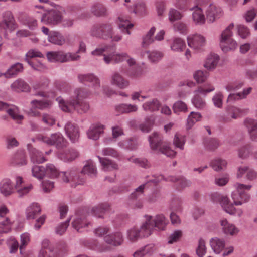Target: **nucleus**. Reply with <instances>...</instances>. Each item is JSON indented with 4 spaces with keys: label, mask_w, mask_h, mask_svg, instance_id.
Here are the masks:
<instances>
[{
    "label": "nucleus",
    "mask_w": 257,
    "mask_h": 257,
    "mask_svg": "<svg viewBox=\"0 0 257 257\" xmlns=\"http://www.w3.org/2000/svg\"><path fill=\"white\" fill-rule=\"evenodd\" d=\"M91 55L103 56V59L107 64L110 63H118L126 60L127 63L130 67H136V60L128 55L126 53H116L115 48L110 46H105L103 47H98L92 51Z\"/></svg>",
    "instance_id": "f257e3e1"
},
{
    "label": "nucleus",
    "mask_w": 257,
    "mask_h": 257,
    "mask_svg": "<svg viewBox=\"0 0 257 257\" xmlns=\"http://www.w3.org/2000/svg\"><path fill=\"white\" fill-rule=\"evenodd\" d=\"M61 109L65 112H70L74 110L79 113L87 112L89 109V105L86 101H82L75 98H70L69 100L65 101L59 97L56 99Z\"/></svg>",
    "instance_id": "f03ea898"
},
{
    "label": "nucleus",
    "mask_w": 257,
    "mask_h": 257,
    "mask_svg": "<svg viewBox=\"0 0 257 257\" xmlns=\"http://www.w3.org/2000/svg\"><path fill=\"white\" fill-rule=\"evenodd\" d=\"M147 221H145L140 228L134 226L126 231V238L131 242L135 243L140 238L148 237L151 235V227L149 225L150 217H147Z\"/></svg>",
    "instance_id": "7ed1b4c3"
},
{
    "label": "nucleus",
    "mask_w": 257,
    "mask_h": 257,
    "mask_svg": "<svg viewBox=\"0 0 257 257\" xmlns=\"http://www.w3.org/2000/svg\"><path fill=\"white\" fill-rule=\"evenodd\" d=\"M162 137L157 133H154L149 137V143L152 150L159 151L166 156L174 157L176 152L166 144L162 145Z\"/></svg>",
    "instance_id": "20e7f679"
},
{
    "label": "nucleus",
    "mask_w": 257,
    "mask_h": 257,
    "mask_svg": "<svg viewBox=\"0 0 257 257\" xmlns=\"http://www.w3.org/2000/svg\"><path fill=\"white\" fill-rule=\"evenodd\" d=\"M36 139L48 145L54 146L59 150L67 147L68 142L60 133L52 134L50 136L43 134L38 135Z\"/></svg>",
    "instance_id": "39448f33"
},
{
    "label": "nucleus",
    "mask_w": 257,
    "mask_h": 257,
    "mask_svg": "<svg viewBox=\"0 0 257 257\" xmlns=\"http://www.w3.org/2000/svg\"><path fill=\"white\" fill-rule=\"evenodd\" d=\"M234 187L236 190L232 193V199L234 204L236 205H240L247 202L250 199V195L247 191L251 189L252 185L236 183L234 184Z\"/></svg>",
    "instance_id": "423d86ee"
},
{
    "label": "nucleus",
    "mask_w": 257,
    "mask_h": 257,
    "mask_svg": "<svg viewBox=\"0 0 257 257\" xmlns=\"http://www.w3.org/2000/svg\"><path fill=\"white\" fill-rule=\"evenodd\" d=\"M46 169V176L51 178H57L60 175L63 181L68 182L70 180L75 181L77 177L76 170H72L67 172H63L60 173L56 167L52 164L48 163L45 167Z\"/></svg>",
    "instance_id": "0eeeda50"
},
{
    "label": "nucleus",
    "mask_w": 257,
    "mask_h": 257,
    "mask_svg": "<svg viewBox=\"0 0 257 257\" xmlns=\"http://www.w3.org/2000/svg\"><path fill=\"white\" fill-rule=\"evenodd\" d=\"M211 198L213 202L219 203L226 212L238 216L242 215L243 211L240 209H236L226 196L215 193L212 195Z\"/></svg>",
    "instance_id": "6e6552de"
},
{
    "label": "nucleus",
    "mask_w": 257,
    "mask_h": 257,
    "mask_svg": "<svg viewBox=\"0 0 257 257\" xmlns=\"http://www.w3.org/2000/svg\"><path fill=\"white\" fill-rule=\"evenodd\" d=\"M2 21L0 22V32H4L5 36L7 37L6 32H12L17 28V23L15 20L12 13L10 11H6L1 14Z\"/></svg>",
    "instance_id": "1a4fd4ad"
},
{
    "label": "nucleus",
    "mask_w": 257,
    "mask_h": 257,
    "mask_svg": "<svg viewBox=\"0 0 257 257\" xmlns=\"http://www.w3.org/2000/svg\"><path fill=\"white\" fill-rule=\"evenodd\" d=\"M78 79L81 83H90L92 93H94V94H99L100 82L97 76L92 73L81 74L78 75Z\"/></svg>",
    "instance_id": "9d476101"
},
{
    "label": "nucleus",
    "mask_w": 257,
    "mask_h": 257,
    "mask_svg": "<svg viewBox=\"0 0 257 257\" xmlns=\"http://www.w3.org/2000/svg\"><path fill=\"white\" fill-rule=\"evenodd\" d=\"M147 217L151 218L149 223V225L151 227V234L152 233L154 228L160 230H164L168 224V220L162 214L156 215L154 219H153L152 216L146 215L145 216V221H147Z\"/></svg>",
    "instance_id": "9b49d317"
},
{
    "label": "nucleus",
    "mask_w": 257,
    "mask_h": 257,
    "mask_svg": "<svg viewBox=\"0 0 257 257\" xmlns=\"http://www.w3.org/2000/svg\"><path fill=\"white\" fill-rule=\"evenodd\" d=\"M111 31V24H102L94 25L90 31L91 36L101 38L104 39H108Z\"/></svg>",
    "instance_id": "f8f14e48"
},
{
    "label": "nucleus",
    "mask_w": 257,
    "mask_h": 257,
    "mask_svg": "<svg viewBox=\"0 0 257 257\" xmlns=\"http://www.w3.org/2000/svg\"><path fill=\"white\" fill-rule=\"evenodd\" d=\"M72 226L77 232L87 231L92 227V224L88 221L84 216L78 213L72 220Z\"/></svg>",
    "instance_id": "ddd939ff"
},
{
    "label": "nucleus",
    "mask_w": 257,
    "mask_h": 257,
    "mask_svg": "<svg viewBox=\"0 0 257 257\" xmlns=\"http://www.w3.org/2000/svg\"><path fill=\"white\" fill-rule=\"evenodd\" d=\"M67 251V247L65 243L61 242L57 245L56 249L50 248L49 250H41L38 257H58L63 255Z\"/></svg>",
    "instance_id": "4468645a"
},
{
    "label": "nucleus",
    "mask_w": 257,
    "mask_h": 257,
    "mask_svg": "<svg viewBox=\"0 0 257 257\" xmlns=\"http://www.w3.org/2000/svg\"><path fill=\"white\" fill-rule=\"evenodd\" d=\"M226 114L220 117V121L224 122H229L232 119H236L245 110L241 109L233 106H228L225 108Z\"/></svg>",
    "instance_id": "2eb2a0df"
},
{
    "label": "nucleus",
    "mask_w": 257,
    "mask_h": 257,
    "mask_svg": "<svg viewBox=\"0 0 257 257\" xmlns=\"http://www.w3.org/2000/svg\"><path fill=\"white\" fill-rule=\"evenodd\" d=\"M24 183L22 177L18 176L15 178V188L18 196L20 197H23L28 195L33 189L32 184L24 185Z\"/></svg>",
    "instance_id": "dca6fc26"
},
{
    "label": "nucleus",
    "mask_w": 257,
    "mask_h": 257,
    "mask_svg": "<svg viewBox=\"0 0 257 257\" xmlns=\"http://www.w3.org/2000/svg\"><path fill=\"white\" fill-rule=\"evenodd\" d=\"M188 46L196 51L201 50L206 44L205 38L198 34L189 35L187 37Z\"/></svg>",
    "instance_id": "f3484780"
},
{
    "label": "nucleus",
    "mask_w": 257,
    "mask_h": 257,
    "mask_svg": "<svg viewBox=\"0 0 257 257\" xmlns=\"http://www.w3.org/2000/svg\"><path fill=\"white\" fill-rule=\"evenodd\" d=\"M0 111H6L17 123H20L24 119L23 116L19 114L17 107L9 105L2 101H0Z\"/></svg>",
    "instance_id": "a211bd4d"
},
{
    "label": "nucleus",
    "mask_w": 257,
    "mask_h": 257,
    "mask_svg": "<svg viewBox=\"0 0 257 257\" xmlns=\"http://www.w3.org/2000/svg\"><path fill=\"white\" fill-rule=\"evenodd\" d=\"M104 240L106 244L117 247L123 243L124 237L121 232L115 231L105 236Z\"/></svg>",
    "instance_id": "6ab92c4d"
},
{
    "label": "nucleus",
    "mask_w": 257,
    "mask_h": 257,
    "mask_svg": "<svg viewBox=\"0 0 257 257\" xmlns=\"http://www.w3.org/2000/svg\"><path fill=\"white\" fill-rule=\"evenodd\" d=\"M206 19L209 23H213L223 15L221 9L214 4L209 5L206 10Z\"/></svg>",
    "instance_id": "aec40b11"
},
{
    "label": "nucleus",
    "mask_w": 257,
    "mask_h": 257,
    "mask_svg": "<svg viewBox=\"0 0 257 257\" xmlns=\"http://www.w3.org/2000/svg\"><path fill=\"white\" fill-rule=\"evenodd\" d=\"M105 126L100 122L92 124L87 132L88 138L93 140H98L100 136L104 133Z\"/></svg>",
    "instance_id": "412c9836"
},
{
    "label": "nucleus",
    "mask_w": 257,
    "mask_h": 257,
    "mask_svg": "<svg viewBox=\"0 0 257 257\" xmlns=\"http://www.w3.org/2000/svg\"><path fill=\"white\" fill-rule=\"evenodd\" d=\"M61 20V16L59 11L52 10L44 14L41 18V21L47 24L55 25Z\"/></svg>",
    "instance_id": "4be33fe9"
},
{
    "label": "nucleus",
    "mask_w": 257,
    "mask_h": 257,
    "mask_svg": "<svg viewBox=\"0 0 257 257\" xmlns=\"http://www.w3.org/2000/svg\"><path fill=\"white\" fill-rule=\"evenodd\" d=\"M65 131L70 140L75 143L78 141L80 131L78 125L71 122H68L65 126Z\"/></svg>",
    "instance_id": "5701e85b"
},
{
    "label": "nucleus",
    "mask_w": 257,
    "mask_h": 257,
    "mask_svg": "<svg viewBox=\"0 0 257 257\" xmlns=\"http://www.w3.org/2000/svg\"><path fill=\"white\" fill-rule=\"evenodd\" d=\"M15 190V185L9 178H4L0 182V193L5 197L12 195Z\"/></svg>",
    "instance_id": "b1692460"
},
{
    "label": "nucleus",
    "mask_w": 257,
    "mask_h": 257,
    "mask_svg": "<svg viewBox=\"0 0 257 257\" xmlns=\"http://www.w3.org/2000/svg\"><path fill=\"white\" fill-rule=\"evenodd\" d=\"M220 223L222 232L227 236H236L239 231L234 224L229 222L225 218L221 219Z\"/></svg>",
    "instance_id": "393cba45"
},
{
    "label": "nucleus",
    "mask_w": 257,
    "mask_h": 257,
    "mask_svg": "<svg viewBox=\"0 0 257 257\" xmlns=\"http://www.w3.org/2000/svg\"><path fill=\"white\" fill-rule=\"evenodd\" d=\"M27 149L29 152L32 162L40 164L47 161L44 157L43 153L36 148H33L32 145L28 144L27 145Z\"/></svg>",
    "instance_id": "a878e982"
},
{
    "label": "nucleus",
    "mask_w": 257,
    "mask_h": 257,
    "mask_svg": "<svg viewBox=\"0 0 257 257\" xmlns=\"http://www.w3.org/2000/svg\"><path fill=\"white\" fill-rule=\"evenodd\" d=\"M110 83L120 89H124L129 85V81L118 72L112 75Z\"/></svg>",
    "instance_id": "bb28decb"
},
{
    "label": "nucleus",
    "mask_w": 257,
    "mask_h": 257,
    "mask_svg": "<svg viewBox=\"0 0 257 257\" xmlns=\"http://www.w3.org/2000/svg\"><path fill=\"white\" fill-rule=\"evenodd\" d=\"M110 209V205L107 203H101L92 208L89 213L98 218H103L105 213L109 211Z\"/></svg>",
    "instance_id": "cd10ccee"
},
{
    "label": "nucleus",
    "mask_w": 257,
    "mask_h": 257,
    "mask_svg": "<svg viewBox=\"0 0 257 257\" xmlns=\"http://www.w3.org/2000/svg\"><path fill=\"white\" fill-rule=\"evenodd\" d=\"M162 178V176H160L158 178L151 180L147 183L141 185L135 189L134 192H133L131 194L130 198L132 199L137 198L139 196H140V195L143 193L145 188L149 187L151 184H153L154 185H156Z\"/></svg>",
    "instance_id": "c85d7f7f"
},
{
    "label": "nucleus",
    "mask_w": 257,
    "mask_h": 257,
    "mask_svg": "<svg viewBox=\"0 0 257 257\" xmlns=\"http://www.w3.org/2000/svg\"><path fill=\"white\" fill-rule=\"evenodd\" d=\"M11 163L14 166H21L27 163L25 153L23 150H18L11 159Z\"/></svg>",
    "instance_id": "c756f323"
},
{
    "label": "nucleus",
    "mask_w": 257,
    "mask_h": 257,
    "mask_svg": "<svg viewBox=\"0 0 257 257\" xmlns=\"http://www.w3.org/2000/svg\"><path fill=\"white\" fill-rule=\"evenodd\" d=\"M59 158L65 162L71 161L78 156V152L73 149H69L65 151L59 150L58 153Z\"/></svg>",
    "instance_id": "7c9ffc66"
},
{
    "label": "nucleus",
    "mask_w": 257,
    "mask_h": 257,
    "mask_svg": "<svg viewBox=\"0 0 257 257\" xmlns=\"http://www.w3.org/2000/svg\"><path fill=\"white\" fill-rule=\"evenodd\" d=\"M41 212L40 205L36 202L32 203L26 209V217L28 219H34Z\"/></svg>",
    "instance_id": "2f4dec72"
},
{
    "label": "nucleus",
    "mask_w": 257,
    "mask_h": 257,
    "mask_svg": "<svg viewBox=\"0 0 257 257\" xmlns=\"http://www.w3.org/2000/svg\"><path fill=\"white\" fill-rule=\"evenodd\" d=\"M49 42L59 46L63 45L66 43L65 37L58 31H50L49 36L48 37Z\"/></svg>",
    "instance_id": "473e14b6"
},
{
    "label": "nucleus",
    "mask_w": 257,
    "mask_h": 257,
    "mask_svg": "<svg viewBox=\"0 0 257 257\" xmlns=\"http://www.w3.org/2000/svg\"><path fill=\"white\" fill-rule=\"evenodd\" d=\"M251 91L252 88L249 87L244 89L242 92L236 93H230L227 97V102L228 103H233L236 101L244 99L251 93Z\"/></svg>",
    "instance_id": "72a5a7b5"
},
{
    "label": "nucleus",
    "mask_w": 257,
    "mask_h": 257,
    "mask_svg": "<svg viewBox=\"0 0 257 257\" xmlns=\"http://www.w3.org/2000/svg\"><path fill=\"white\" fill-rule=\"evenodd\" d=\"M209 244L214 252L219 254L224 249L225 242L223 239L214 237L210 240Z\"/></svg>",
    "instance_id": "f704fd0d"
},
{
    "label": "nucleus",
    "mask_w": 257,
    "mask_h": 257,
    "mask_svg": "<svg viewBox=\"0 0 257 257\" xmlns=\"http://www.w3.org/2000/svg\"><path fill=\"white\" fill-rule=\"evenodd\" d=\"M192 20L194 23L197 25H203L205 24L206 18L203 14L202 10L199 7L196 6L192 9Z\"/></svg>",
    "instance_id": "c9c22d12"
},
{
    "label": "nucleus",
    "mask_w": 257,
    "mask_h": 257,
    "mask_svg": "<svg viewBox=\"0 0 257 257\" xmlns=\"http://www.w3.org/2000/svg\"><path fill=\"white\" fill-rule=\"evenodd\" d=\"M11 89L15 92H28L30 88L29 85L23 79H18L11 85Z\"/></svg>",
    "instance_id": "e433bc0d"
},
{
    "label": "nucleus",
    "mask_w": 257,
    "mask_h": 257,
    "mask_svg": "<svg viewBox=\"0 0 257 257\" xmlns=\"http://www.w3.org/2000/svg\"><path fill=\"white\" fill-rule=\"evenodd\" d=\"M102 169L104 171H111L118 169V165L114 161L98 156Z\"/></svg>",
    "instance_id": "4c0bfd02"
},
{
    "label": "nucleus",
    "mask_w": 257,
    "mask_h": 257,
    "mask_svg": "<svg viewBox=\"0 0 257 257\" xmlns=\"http://www.w3.org/2000/svg\"><path fill=\"white\" fill-rule=\"evenodd\" d=\"M138 107L137 105L131 104L122 103L115 107V110L117 114L122 113H129L135 112L138 110Z\"/></svg>",
    "instance_id": "58836bf2"
},
{
    "label": "nucleus",
    "mask_w": 257,
    "mask_h": 257,
    "mask_svg": "<svg viewBox=\"0 0 257 257\" xmlns=\"http://www.w3.org/2000/svg\"><path fill=\"white\" fill-rule=\"evenodd\" d=\"M219 60V56L217 54H210L206 59L204 66L208 70H213L216 67Z\"/></svg>",
    "instance_id": "ea45409f"
},
{
    "label": "nucleus",
    "mask_w": 257,
    "mask_h": 257,
    "mask_svg": "<svg viewBox=\"0 0 257 257\" xmlns=\"http://www.w3.org/2000/svg\"><path fill=\"white\" fill-rule=\"evenodd\" d=\"M186 48V43L181 38H174L170 43V49L174 52H182Z\"/></svg>",
    "instance_id": "a19ab883"
},
{
    "label": "nucleus",
    "mask_w": 257,
    "mask_h": 257,
    "mask_svg": "<svg viewBox=\"0 0 257 257\" xmlns=\"http://www.w3.org/2000/svg\"><path fill=\"white\" fill-rule=\"evenodd\" d=\"M82 174H87L91 177H95L97 174V168L95 163L92 160L86 162L81 171Z\"/></svg>",
    "instance_id": "79ce46f5"
},
{
    "label": "nucleus",
    "mask_w": 257,
    "mask_h": 257,
    "mask_svg": "<svg viewBox=\"0 0 257 257\" xmlns=\"http://www.w3.org/2000/svg\"><path fill=\"white\" fill-rule=\"evenodd\" d=\"M117 24L119 28L123 32H125L127 34H131L130 29L134 26V25L130 23L128 18L122 16L119 17Z\"/></svg>",
    "instance_id": "37998d69"
},
{
    "label": "nucleus",
    "mask_w": 257,
    "mask_h": 257,
    "mask_svg": "<svg viewBox=\"0 0 257 257\" xmlns=\"http://www.w3.org/2000/svg\"><path fill=\"white\" fill-rule=\"evenodd\" d=\"M160 105V101L157 99L154 98L145 102L142 105V107L146 111L154 112L159 110Z\"/></svg>",
    "instance_id": "c03bdc74"
},
{
    "label": "nucleus",
    "mask_w": 257,
    "mask_h": 257,
    "mask_svg": "<svg viewBox=\"0 0 257 257\" xmlns=\"http://www.w3.org/2000/svg\"><path fill=\"white\" fill-rule=\"evenodd\" d=\"M168 180L175 183L177 187L179 189H183L191 185V182L183 177H170Z\"/></svg>",
    "instance_id": "a18cd8bd"
},
{
    "label": "nucleus",
    "mask_w": 257,
    "mask_h": 257,
    "mask_svg": "<svg viewBox=\"0 0 257 257\" xmlns=\"http://www.w3.org/2000/svg\"><path fill=\"white\" fill-rule=\"evenodd\" d=\"M221 50L224 52L233 51L237 47V42L233 39H229L226 41L220 42Z\"/></svg>",
    "instance_id": "49530a36"
},
{
    "label": "nucleus",
    "mask_w": 257,
    "mask_h": 257,
    "mask_svg": "<svg viewBox=\"0 0 257 257\" xmlns=\"http://www.w3.org/2000/svg\"><path fill=\"white\" fill-rule=\"evenodd\" d=\"M31 104L33 108L43 110L50 108L52 106V102L50 100H34L31 101Z\"/></svg>",
    "instance_id": "de8ad7c7"
},
{
    "label": "nucleus",
    "mask_w": 257,
    "mask_h": 257,
    "mask_svg": "<svg viewBox=\"0 0 257 257\" xmlns=\"http://www.w3.org/2000/svg\"><path fill=\"white\" fill-rule=\"evenodd\" d=\"M31 172L32 176L38 180H42L46 176V169L43 166H33Z\"/></svg>",
    "instance_id": "09e8293b"
},
{
    "label": "nucleus",
    "mask_w": 257,
    "mask_h": 257,
    "mask_svg": "<svg viewBox=\"0 0 257 257\" xmlns=\"http://www.w3.org/2000/svg\"><path fill=\"white\" fill-rule=\"evenodd\" d=\"M74 93V96L70 98H75V99H78L79 100L87 98L91 94H94V93H92L91 89L89 91L84 88H78L75 89Z\"/></svg>",
    "instance_id": "8fccbe9b"
},
{
    "label": "nucleus",
    "mask_w": 257,
    "mask_h": 257,
    "mask_svg": "<svg viewBox=\"0 0 257 257\" xmlns=\"http://www.w3.org/2000/svg\"><path fill=\"white\" fill-rule=\"evenodd\" d=\"M107 244L99 243L97 241L94 240L90 243L89 247L99 252H104L109 251L111 249L110 247Z\"/></svg>",
    "instance_id": "3c124183"
},
{
    "label": "nucleus",
    "mask_w": 257,
    "mask_h": 257,
    "mask_svg": "<svg viewBox=\"0 0 257 257\" xmlns=\"http://www.w3.org/2000/svg\"><path fill=\"white\" fill-rule=\"evenodd\" d=\"M13 222L8 217L0 219V234L9 232L12 228Z\"/></svg>",
    "instance_id": "603ef678"
},
{
    "label": "nucleus",
    "mask_w": 257,
    "mask_h": 257,
    "mask_svg": "<svg viewBox=\"0 0 257 257\" xmlns=\"http://www.w3.org/2000/svg\"><path fill=\"white\" fill-rule=\"evenodd\" d=\"M118 146L122 148L135 150L137 147L138 142L136 138H131L127 140L119 142Z\"/></svg>",
    "instance_id": "864d4df0"
},
{
    "label": "nucleus",
    "mask_w": 257,
    "mask_h": 257,
    "mask_svg": "<svg viewBox=\"0 0 257 257\" xmlns=\"http://www.w3.org/2000/svg\"><path fill=\"white\" fill-rule=\"evenodd\" d=\"M209 75L206 71L197 70L193 73V78L197 83H203L205 82Z\"/></svg>",
    "instance_id": "5fc2aeb1"
},
{
    "label": "nucleus",
    "mask_w": 257,
    "mask_h": 257,
    "mask_svg": "<svg viewBox=\"0 0 257 257\" xmlns=\"http://www.w3.org/2000/svg\"><path fill=\"white\" fill-rule=\"evenodd\" d=\"M201 93L197 92V90L194 91V96L192 99V102L194 106L198 109H202L205 105V101L200 96Z\"/></svg>",
    "instance_id": "6e6d98bb"
},
{
    "label": "nucleus",
    "mask_w": 257,
    "mask_h": 257,
    "mask_svg": "<svg viewBox=\"0 0 257 257\" xmlns=\"http://www.w3.org/2000/svg\"><path fill=\"white\" fill-rule=\"evenodd\" d=\"M62 63L69 61H78L80 59V56L77 53L72 52H65L62 51Z\"/></svg>",
    "instance_id": "4d7b16f0"
},
{
    "label": "nucleus",
    "mask_w": 257,
    "mask_h": 257,
    "mask_svg": "<svg viewBox=\"0 0 257 257\" xmlns=\"http://www.w3.org/2000/svg\"><path fill=\"white\" fill-rule=\"evenodd\" d=\"M155 30L156 29L154 27H152L146 34V35L144 37L142 42L143 47H147L154 42V38L153 37V36L155 33Z\"/></svg>",
    "instance_id": "13d9d810"
},
{
    "label": "nucleus",
    "mask_w": 257,
    "mask_h": 257,
    "mask_svg": "<svg viewBox=\"0 0 257 257\" xmlns=\"http://www.w3.org/2000/svg\"><path fill=\"white\" fill-rule=\"evenodd\" d=\"M62 51L49 52L47 54L48 60L51 62L62 63Z\"/></svg>",
    "instance_id": "bf43d9fd"
},
{
    "label": "nucleus",
    "mask_w": 257,
    "mask_h": 257,
    "mask_svg": "<svg viewBox=\"0 0 257 257\" xmlns=\"http://www.w3.org/2000/svg\"><path fill=\"white\" fill-rule=\"evenodd\" d=\"M226 161L219 158L215 159L210 162V166L216 171H220L226 166Z\"/></svg>",
    "instance_id": "052dcab7"
},
{
    "label": "nucleus",
    "mask_w": 257,
    "mask_h": 257,
    "mask_svg": "<svg viewBox=\"0 0 257 257\" xmlns=\"http://www.w3.org/2000/svg\"><path fill=\"white\" fill-rule=\"evenodd\" d=\"M91 11L96 16H103L106 13V9L102 4L96 3L93 5Z\"/></svg>",
    "instance_id": "680f3d73"
},
{
    "label": "nucleus",
    "mask_w": 257,
    "mask_h": 257,
    "mask_svg": "<svg viewBox=\"0 0 257 257\" xmlns=\"http://www.w3.org/2000/svg\"><path fill=\"white\" fill-rule=\"evenodd\" d=\"M10 77L12 78L14 76H16L19 73H21L23 70V64L20 63H16L14 65H12L8 69Z\"/></svg>",
    "instance_id": "e2e57ef3"
},
{
    "label": "nucleus",
    "mask_w": 257,
    "mask_h": 257,
    "mask_svg": "<svg viewBox=\"0 0 257 257\" xmlns=\"http://www.w3.org/2000/svg\"><path fill=\"white\" fill-rule=\"evenodd\" d=\"M201 115L198 112H192L187 119V128H190L196 122L201 119Z\"/></svg>",
    "instance_id": "0e129e2a"
},
{
    "label": "nucleus",
    "mask_w": 257,
    "mask_h": 257,
    "mask_svg": "<svg viewBox=\"0 0 257 257\" xmlns=\"http://www.w3.org/2000/svg\"><path fill=\"white\" fill-rule=\"evenodd\" d=\"M234 28V24L231 23L226 28V29L222 32L220 42L226 41L229 39H231V37L232 36V30Z\"/></svg>",
    "instance_id": "69168bd1"
},
{
    "label": "nucleus",
    "mask_w": 257,
    "mask_h": 257,
    "mask_svg": "<svg viewBox=\"0 0 257 257\" xmlns=\"http://www.w3.org/2000/svg\"><path fill=\"white\" fill-rule=\"evenodd\" d=\"M27 62L34 70L44 71L46 69V66L37 60H28Z\"/></svg>",
    "instance_id": "338daca9"
},
{
    "label": "nucleus",
    "mask_w": 257,
    "mask_h": 257,
    "mask_svg": "<svg viewBox=\"0 0 257 257\" xmlns=\"http://www.w3.org/2000/svg\"><path fill=\"white\" fill-rule=\"evenodd\" d=\"M185 142V136L177 133L173 140L174 145L181 150H183L184 145Z\"/></svg>",
    "instance_id": "774afa93"
}]
</instances>
